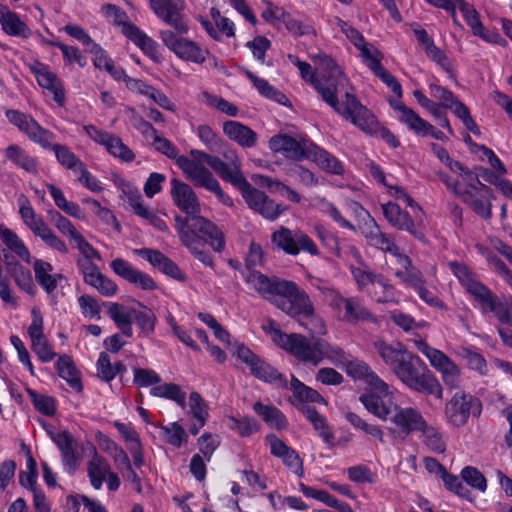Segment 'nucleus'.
Instances as JSON below:
<instances>
[{"label": "nucleus", "instance_id": "nucleus-61", "mask_svg": "<svg viewBox=\"0 0 512 512\" xmlns=\"http://www.w3.org/2000/svg\"><path fill=\"white\" fill-rule=\"evenodd\" d=\"M506 174L483 169L481 176L485 181L494 185L505 197L512 199V182L504 178Z\"/></svg>", "mask_w": 512, "mask_h": 512}, {"label": "nucleus", "instance_id": "nucleus-47", "mask_svg": "<svg viewBox=\"0 0 512 512\" xmlns=\"http://www.w3.org/2000/svg\"><path fill=\"white\" fill-rule=\"evenodd\" d=\"M6 266L9 274L14 279L17 286L28 294H34L35 284L29 269L25 268L19 262H11L6 259Z\"/></svg>", "mask_w": 512, "mask_h": 512}, {"label": "nucleus", "instance_id": "nucleus-35", "mask_svg": "<svg viewBox=\"0 0 512 512\" xmlns=\"http://www.w3.org/2000/svg\"><path fill=\"white\" fill-rule=\"evenodd\" d=\"M189 414L193 417L194 421L189 428L192 435H197L200 430L205 426L209 418V406L203 397L196 391L189 395L188 400Z\"/></svg>", "mask_w": 512, "mask_h": 512}, {"label": "nucleus", "instance_id": "nucleus-33", "mask_svg": "<svg viewBox=\"0 0 512 512\" xmlns=\"http://www.w3.org/2000/svg\"><path fill=\"white\" fill-rule=\"evenodd\" d=\"M223 133L242 148H252L258 141V135L241 122L229 120L223 123Z\"/></svg>", "mask_w": 512, "mask_h": 512}, {"label": "nucleus", "instance_id": "nucleus-50", "mask_svg": "<svg viewBox=\"0 0 512 512\" xmlns=\"http://www.w3.org/2000/svg\"><path fill=\"white\" fill-rule=\"evenodd\" d=\"M150 394L154 397L172 400L181 408H185L186 406V394L177 384L164 383L153 386L150 390Z\"/></svg>", "mask_w": 512, "mask_h": 512}, {"label": "nucleus", "instance_id": "nucleus-22", "mask_svg": "<svg viewBox=\"0 0 512 512\" xmlns=\"http://www.w3.org/2000/svg\"><path fill=\"white\" fill-rule=\"evenodd\" d=\"M84 130L95 143L105 147L107 152L113 157L127 163L132 162L135 159L134 152L119 136L106 132L93 125L85 126Z\"/></svg>", "mask_w": 512, "mask_h": 512}, {"label": "nucleus", "instance_id": "nucleus-27", "mask_svg": "<svg viewBox=\"0 0 512 512\" xmlns=\"http://www.w3.org/2000/svg\"><path fill=\"white\" fill-rule=\"evenodd\" d=\"M456 2L464 20L475 36L487 43L499 44L501 46L507 45V41L497 31L485 29L480 20L479 13L471 4L464 0H456Z\"/></svg>", "mask_w": 512, "mask_h": 512}, {"label": "nucleus", "instance_id": "nucleus-6", "mask_svg": "<svg viewBox=\"0 0 512 512\" xmlns=\"http://www.w3.org/2000/svg\"><path fill=\"white\" fill-rule=\"evenodd\" d=\"M358 265L350 264L349 271L356 284L357 290L364 293L372 301L377 303L397 304L398 292L390 281L383 275L375 273L363 262V259L355 248L352 249Z\"/></svg>", "mask_w": 512, "mask_h": 512}, {"label": "nucleus", "instance_id": "nucleus-55", "mask_svg": "<svg viewBox=\"0 0 512 512\" xmlns=\"http://www.w3.org/2000/svg\"><path fill=\"white\" fill-rule=\"evenodd\" d=\"M345 419L354 429L361 430L380 442H384V433L379 425L368 423L361 416L350 411L345 413Z\"/></svg>", "mask_w": 512, "mask_h": 512}, {"label": "nucleus", "instance_id": "nucleus-32", "mask_svg": "<svg viewBox=\"0 0 512 512\" xmlns=\"http://www.w3.org/2000/svg\"><path fill=\"white\" fill-rule=\"evenodd\" d=\"M382 210L386 220L393 227L407 231L419 240L424 239L423 233L416 227V224L409 213L403 211L398 204L388 202L382 205Z\"/></svg>", "mask_w": 512, "mask_h": 512}, {"label": "nucleus", "instance_id": "nucleus-60", "mask_svg": "<svg viewBox=\"0 0 512 512\" xmlns=\"http://www.w3.org/2000/svg\"><path fill=\"white\" fill-rule=\"evenodd\" d=\"M457 354L466 360L470 369L477 371L481 375L488 374L487 362L480 353L473 351L468 347H460Z\"/></svg>", "mask_w": 512, "mask_h": 512}, {"label": "nucleus", "instance_id": "nucleus-7", "mask_svg": "<svg viewBox=\"0 0 512 512\" xmlns=\"http://www.w3.org/2000/svg\"><path fill=\"white\" fill-rule=\"evenodd\" d=\"M339 115L362 132L380 137L392 148L400 145L398 138L388 128L381 126L376 116L350 92L345 93L344 108Z\"/></svg>", "mask_w": 512, "mask_h": 512}, {"label": "nucleus", "instance_id": "nucleus-23", "mask_svg": "<svg viewBox=\"0 0 512 512\" xmlns=\"http://www.w3.org/2000/svg\"><path fill=\"white\" fill-rule=\"evenodd\" d=\"M31 318V324L27 329L31 341V349L41 362H50L56 357V353L44 334L43 317L38 309L33 308Z\"/></svg>", "mask_w": 512, "mask_h": 512}, {"label": "nucleus", "instance_id": "nucleus-48", "mask_svg": "<svg viewBox=\"0 0 512 512\" xmlns=\"http://www.w3.org/2000/svg\"><path fill=\"white\" fill-rule=\"evenodd\" d=\"M446 166L455 174L459 176V179L456 180V182H460L464 186H468L470 188H476V185H480L481 189L489 192L490 188L481 183V181L478 179V177L471 172L468 168H466L462 163L459 161H454L450 158V160L447 162ZM452 181H455L451 176H449Z\"/></svg>", "mask_w": 512, "mask_h": 512}, {"label": "nucleus", "instance_id": "nucleus-43", "mask_svg": "<svg viewBox=\"0 0 512 512\" xmlns=\"http://www.w3.org/2000/svg\"><path fill=\"white\" fill-rule=\"evenodd\" d=\"M56 369L58 375L64 379L73 390L76 392H80L82 390L83 387L79 371L75 367L70 356L61 355L56 362Z\"/></svg>", "mask_w": 512, "mask_h": 512}, {"label": "nucleus", "instance_id": "nucleus-49", "mask_svg": "<svg viewBox=\"0 0 512 512\" xmlns=\"http://www.w3.org/2000/svg\"><path fill=\"white\" fill-rule=\"evenodd\" d=\"M291 390L293 393L294 399L299 404H305V403H325L324 398L320 395L318 391L315 389L306 386L304 383H302L299 379L292 376L291 379Z\"/></svg>", "mask_w": 512, "mask_h": 512}, {"label": "nucleus", "instance_id": "nucleus-56", "mask_svg": "<svg viewBox=\"0 0 512 512\" xmlns=\"http://www.w3.org/2000/svg\"><path fill=\"white\" fill-rule=\"evenodd\" d=\"M255 181L258 185L267 187L272 192H278L280 193V195L286 197L288 200L292 202L299 203L301 200L300 195L296 191L289 188L282 182L273 180L268 176L257 175L255 176Z\"/></svg>", "mask_w": 512, "mask_h": 512}, {"label": "nucleus", "instance_id": "nucleus-39", "mask_svg": "<svg viewBox=\"0 0 512 512\" xmlns=\"http://www.w3.org/2000/svg\"><path fill=\"white\" fill-rule=\"evenodd\" d=\"M363 234L370 246L383 252L391 251V249L395 251L394 239L383 233L379 225L372 217H369V220L365 222V229Z\"/></svg>", "mask_w": 512, "mask_h": 512}, {"label": "nucleus", "instance_id": "nucleus-46", "mask_svg": "<svg viewBox=\"0 0 512 512\" xmlns=\"http://www.w3.org/2000/svg\"><path fill=\"white\" fill-rule=\"evenodd\" d=\"M253 409L269 427L276 430H282L287 427L286 418L278 408L256 402L253 405Z\"/></svg>", "mask_w": 512, "mask_h": 512}, {"label": "nucleus", "instance_id": "nucleus-34", "mask_svg": "<svg viewBox=\"0 0 512 512\" xmlns=\"http://www.w3.org/2000/svg\"><path fill=\"white\" fill-rule=\"evenodd\" d=\"M0 25L9 36L27 39L32 35L31 29L20 16L5 5H0Z\"/></svg>", "mask_w": 512, "mask_h": 512}, {"label": "nucleus", "instance_id": "nucleus-8", "mask_svg": "<svg viewBox=\"0 0 512 512\" xmlns=\"http://www.w3.org/2000/svg\"><path fill=\"white\" fill-rule=\"evenodd\" d=\"M245 281L251 288L282 311L299 289L294 282L276 278L270 279L257 271H249L245 276Z\"/></svg>", "mask_w": 512, "mask_h": 512}, {"label": "nucleus", "instance_id": "nucleus-14", "mask_svg": "<svg viewBox=\"0 0 512 512\" xmlns=\"http://www.w3.org/2000/svg\"><path fill=\"white\" fill-rule=\"evenodd\" d=\"M382 385L375 384L369 387L359 396V401L370 414L382 421H388L397 404L389 385L383 380Z\"/></svg>", "mask_w": 512, "mask_h": 512}, {"label": "nucleus", "instance_id": "nucleus-26", "mask_svg": "<svg viewBox=\"0 0 512 512\" xmlns=\"http://www.w3.org/2000/svg\"><path fill=\"white\" fill-rule=\"evenodd\" d=\"M391 107L397 112L398 120L405 124L410 130L417 135H431L435 139L441 140L443 133L436 130L430 123L421 118L414 110L407 107L397 100H389Z\"/></svg>", "mask_w": 512, "mask_h": 512}, {"label": "nucleus", "instance_id": "nucleus-58", "mask_svg": "<svg viewBox=\"0 0 512 512\" xmlns=\"http://www.w3.org/2000/svg\"><path fill=\"white\" fill-rule=\"evenodd\" d=\"M161 435L166 443L176 448H180L188 439L185 429L177 422L161 427Z\"/></svg>", "mask_w": 512, "mask_h": 512}, {"label": "nucleus", "instance_id": "nucleus-11", "mask_svg": "<svg viewBox=\"0 0 512 512\" xmlns=\"http://www.w3.org/2000/svg\"><path fill=\"white\" fill-rule=\"evenodd\" d=\"M415 347L429 361L430 365L440 374L444 385L451 390L460 389L462 385L461 368L443 351L430 346L423 339L412 340Z\"/></svg>", "mask_w": 512, "mask_h": 512}, {"label": "nucleus", "instance_id": "nucleus-1", "mask_svg": "<svg viewBox=\"0 0 512 512\" xmlns=\"http://www.w3.org/2000/svg\"><path fill=\"white\" fill-rule=\"evenodd\" d=\"M374 347L385 364L407 387L437 399L443 398V387L439 380L421 358L407 351L403 344H388L379 340L374 342Z\"/></svg>", "mask_w": 512, "mask_h": 512}, {"label": "nucleus", "instance_id": "nucleus-12", "mask_svg": "<svg viewBox=\"0 0 512 512\" xmlns=\"http://www.w3.org/2000/svg\"><path fill=\"white\" fill-rule=\"evenodd\" d=\"M437 175L446 188L469 205L477 215L486 220L492 217L491 189L487 192L481 189L480 185H476V188L464 186L460 182L452 181L449 175L443 172H438Z\"/></svg>", "mask_w": 512, "mask_h": 512}, {"label": "nucleus", "instance_id": "nucleus-5", "mask_svg": "<svg viewBox=\"0 0 512 512\" xmlns=\"http://www.w3.org/2000/svg\"><path fill=\"white\" fill-rule=\"evenodd\" d=\"M449 267L461 285L473 297L475 308L483 314L492 312L500 322L509 324L511 317L506 304L497 301L494 293L477 279L474 272L458 262H450Z\"/></svg>", "mask_w": 512, "mask_h": 512}, {"label": "nucleus", "instance_id": "nucleus-57", "mask_svg": "<svg viewBox=\"0 0 512 512\" xmlns=\"http://www.w3.org/2000/svg\"><path fill=\"white\" fill-rule=\"evenodd\" d=\"M245 75L253 83V86L262 96L279 103L283 98H285V96L280 91L270 85L264 78L256 76L249 70H245Z\"/></svg>", "mask_w": 512, "mask_h": 512}, {"label": "nucleus", "instance_id": "nucleus-37", "mask_svg": "<svg viewBox=\"0 0 512 512\" xmlns=\"http://www.w3.org/2000/svg\"><path fill=\"white\" fill-rule=\"evenodd\" d=\"M305 418L313 425L314 430L327 445H333L335 434L333 428L329 425L325 416L320 414L315 408L303 406L301 408Z\"/></svg>", "mask_w": 512, "mask_h": 512}, {"label": "nucleus", "instance_id": "nucleus-17", "mask_svg": "<svg viewBox=\"0 0 512 512\" xmlns=\"http://www.w3.org/2000/svg\"><path fill=\"white\" fill-rule=\"evenodd\" d=\"M268 147L273 153L280 154L288 160L302 161L309 157L313 142L303 135L279 133L269 139Z\"/></svg>", "mask_w": 512, "mask_h": 512}, {"label": "nucleus", "instance_id": "nucleus-10", "mask_svg": "<svg viewBox=\"0 0 512 512\" xmlns=\"http://www.w3.org/2000/svg\"><path fill=\"white\" fill-rule=\"evenodd\" d=\"M283 312L309 331L312 335L311 338H308L309 340L315 338L314 335L324 336L327 334L325 320L316 314L314 305L305 291L298 289Z\"/></svg>", "mask_w": 512, "mask_h": 512}, {"label": "nucleus", "instance_id": "nucleus-40", "mask_svg": "<svg viewBox=\"0 0 512 512\" xmlns=\"http://www.w3.org/2000/svg\"><path fill=\"white\" fill-rule=\"evenodd\" d=\"M111 471L109 462L97 452L94 453L93 457L87 463L88 478L91 486L95 490L102 488L106 477Z\"/></svg>", "mask_w": 512, "mask_h": 512}, {"label": "nucleus", "instance_id": "nucleus-63", "mask_svg": "<svg viewBox=\"0 0 512 512\" xmlns=\"http://www.w3.org/2000/svg\"><path fill=\"white\" fill-rule=\"evenodd\" d=\"M228 427L241 437L251 436L259 430L257 421L250 417H244L241 419L230 417Z\"/></svg>", "mask_w": 512, "mask_h": 512}, {"label": "nucleus", "instance_id": "nucleus-53", "mask_svg": "<svg viewBox=\"0 0 512 512\" xmlns=\"http://www.w3.org/2000/svg\"><path fill=\"white\" fill-rule=\"evenodd\" d=\"M53 150L57 161L66 169L75 173L84 164L68 147L60 144H55L54 140L51 141V146L46 148Z\"/></svg>", "mask_w": 512, "mask_h": 512}, {"label": "nucleus", "instance_id": "nucleus-29", "mask_svg": "<svg viewBox=\"0 0 512 512\" xmlns=\"http://www.w3.org/2000/svg\"><path fill=\"white\" fill-rule=\"evenodd\" d=\"M110 268L117 276L143 290H155L157 288L156 282L150 275L135 268L130 262L123 258L112 260Z\"/></svg>", "mask_w": 512, "mask_h": 512}, {"label": "nucleus", "instance_id": "nucleus-41", "mask_svg": "<svg viewBox=\"0 0 512 512\" xmlns=\"http://www.w3.org/2000/svg\"><path fill=\"white\" fill-rule=\"evenodd\" d=\"M307 159L313 160L322 170L328 173L335 175H342L344 173L342 162L314 143L313 147L310 148L309 157Z\"/></svg>", "mask_w": 512, "mask_h": 512}, {"label": "nucleus", "instance_id": "nucleus-64", "mask_svg": "<svg viewBox=\"0 0 512 512\" xmlns=\"http://www.w3.org/2000/svg\"><path fill=\"white\" fill-rule=\"evenodd\" d=\"M394 275L401 281V283L412 288L414 291L421 285L426 284V279L423 273L415 266L407 270H397Z\"/></svg>", "mask_w": 512, "mask_h": 512}, {"label": "nucleus", "instance_id": "nucleus-25", "mask_svg": "<svg viewBox=\"0 0 512 512\" xmlns=\"http://www.w3.org/2000/svg\"><path fill=\"white\" fill-rule=\"evenodd\" d=\"M394 426L393 432L399 437L405 438L415 431L425 427L426 420L422 413L414 407L396 406L388 419Z\"/></svg>", "mask_w": 512, "mask_h": 512}, {"label": "nucleus", "instance_id": "nucleus-21", "mask_svg": "<svg viewBox=\"0 0 512 512\" xmlns=\"http://www.w3.org/2000/svg\"><path fill=\"white\" fill-rule=\"evenodd\" d=\"M198 153H205L202 150H191L192 158L181 156L177 161V166L182 170L186 178L194 183L195 186L207 188L216 178L212 172L205 166L206 160Z\"/></svg>", "mask_w": 512, "mask_h": 512}, {"label": "nucleus", "instance_id": "nucleus-59", "mask_svg": "<svg viewBox=\"0 0 512 512\" xmlns=\"http://www.w3.org/2000/svg\"><path fill=\"white\" fill-rule=\"evenodd\" d=\"M85 283L105 297H112L118 292V285L115 283V281L108 278L101 272L94 275Z\"/></svg>", "mask_w": 512, "mask_h": 512}, {"label": "nucleus", "instance_id": "nucleus-62", "mask_svg": "<svg viewBox=\"0 0 512 512\" xmlns=\"http://www.w3.org/2000/svg\"><path fill=\"white\" fill-rule=\"evenodd\" d=\"M282 22L285 24L286 29L295 37L315 34L314 27L311 24L305 23L289 13L282 12Z\"/></svg>", "mask_w": 512, "mask_h": 512}, {"label": "nucleus", "instance_id": "nucleus-19", "mask_svg": "<svg viewBox=\"0 0 512 512\" xmlns=\"http://www.w3.org/2000/svg\"><path fill=\"white\" fill-rule=\"evenodd\" d=\"M5 115L8 121L24 133L30 141L42 148L50 147L51 141L55 140V135L40 126L32 116L15 109H8Z\"/></svg>", "mask_w": 512, "mask_h": 512}, {"label": "nucleus", "instance_id": "nucleus-42", "mask_svg": "<svg viewBox=\"0 0 512 512\" xmlns=\"http://www.w3.org/2000/svg\"><path fill=\"white\" fill-rule=\"evenodd\" d=\"M19 214L23 223L36 235L47 225L43 218L36 213L31 202L25 195L18 197Z\"/></svg>", "mask_w": 512, "mask_h": 512}, {"label": "nucleus", "instance_id": "nucleus-36", "mask_svg": "<svg viewBox=\"0 0 512 512\" xmlns=\"http://www.w3.org/2000/svg\"><path fill=\"white\" fill-rule=\"evenodd\" d=\"M33 270L35 273V278L38 284L42 287V289L48 293H53L59 282L63 279V275L59 273H53V266L42 259H37L34 261Z\"/></svg>", "mask_w": 512, "mask_h": 512}, {"label": "nucleus", "instance_id": "nucleus-4", "mask_svg": "<svg viewBox=\"0 0 512 512\" xmlns=\"http://www.w3.org/2000/svg\"><path fill=\"white\" fill-rule=\"evenodd\" d=\"M316 65V73L312 72V67L307 62H302L298 67L301 78L309 82L322 96V99L336 113H340L344 108V102L338 101V91L344 88L348 82L339 65L330 56L324 53H318L312 56Z\"/></svg>", "mask_w": 512, "mask_h": 512}, {"label": "nucleus", "instance_id": "nucleus-15", "mask_svg": "<svg viewBox=\"0 0 512 512\" xmlns=\"http://www.w3.org/2000/svg\"><path fill=\"white\" fill-rule=\"evenodd\" d=\"M183 35L184 34L175 33L169 29H164L159 32V37L163 44L178 58L197 64L204 63L209 54L208 50Z\"/></svg>", "mask_w": 512, "mask_h": 512}, {"label": "nucleus", "instance_id": "nucleus-38", "mask_svg": "<svg viewBox=\"0 0 512 512\" xmlns=\"http://www.w3.org/2000/svg\"><path fill=\"white\" fill-rule=\"evenodd\" d=\"M124 35L137 45L147 56L155 62L160 60L159 46L146 33L141 31L137 26H129L124 30Z\"/></svg>", "mask_w": 512, "mask_h": 512}, {"label": "nucleus", "instance_id": "nucleus-30", "mask_svg": "<svg viewBox=\"0 0 512 512\" xmlns=\"http://www.w3.org/2000/svg\"><path fill=\"white\" fill-rule=\"evenodd\" d=\"M30 69L38 84L52 94L54 101L59 106H63L65 103V91L63 83L57 75L47 65L38 61L34 62Z\"/></svg>", "mask_w": 512, "mask_h": 512}, {"label": "nucleus", "instance_id": "nucleus-28", "mask_svg": "<svg viewBox=\"0 0 512 512\" xmlns=\"http://www.w3.org/2000/svg\"><path fill=\"white\" fill-rule=\"evenodd\" d=\"M192 231L198 239L209 244L216 252H222L225 248V235L223 231L210 220L203 216H191Z\"/></svg>", "mask_w": 512, "mask_h": 512}, {"label": "nucleus", "instance_id": "nucleus-52", "mask_svg": "<svg viewBox=\"0 0 512 512\" xmlns=\"http://www.w3.org/2000/svg\"><path fill=\"white\" fill-rule=\"evenodd\" d=\"M46 187L53 198L55 205L59 209L76 219H81L83 217L80 206L77 203L68 201L61 189L53 184H47Z\"/></svg>", "mask_w": 512, "mask_h": 512}, {"label": "nucleus", "instance_id": "nucleus-16", "mask_svg": "<svg viewBox=\"0 0 512 512\" xmlns=\"http://www.w3.org/2000/svg\"><path fill=\"white\" fill-rule=\"evenodd\" d=\"M233 355L245 363L249 367L251 374L257 379L279 387L287 386V379L284 375L244 344H237Z\"/></svg>", "mask_w": 512, "mask_h": 512}, {"label": "nucleus", "instance_id": "nucleus-2", "mask_svg": "<svg viewBox=\"0 0 512 512\" xmlns=\"http://www.w3.org/2000/svg\"><path fill=\"white\" fill-rule=\"evenodd\" d=\"M206 160V163L214 172L224 181L231 183L238 188L245 199L247 205L268 220L277 219L284 211V208L276 204L268 196L254 188L244 177L241 170V160L236 152L231 151L226 154V161L221 158L208 154L198 153Z\"/></svg>", "mask_w": 512, "mask_h": 512}, {"label": "nucleus", "instance_id": "nucleus-31", "mask_svg": "<svg viewBox=\"0 0 512 512\" xmlns=\"http://www.w3.org/2000/svg\"><path fill=\"white\" fill-rule=\"evenodd\" d=\"M170 184L174 204L187 215H198L200 203L193 189L176 178L171 179Z\"/></svg>", "mask_w": 512, "mask_h": 512}, {"label": "nucleus", "instance_id": "nucleus-18", "mask_svg": "<svg viewBox=\"0 0 512 512\" xmlns=\"http://www.w3.org/2000/svg\"><path fill=\"white\" fill-rule=\"evenodd\" d=\"M271 241L279 250L288 255L296 256L302 251L313 256L319 254V249L314 241L300 230L292 231L281 226L272 233Z\"/></svg>", "mask_w": 512, "mask_h": 512}, {"label": "nucleus", "instance_id": "nucleus-54", "mask_svg": "<svg viewBox=\"0 0 512 512\" xmlns=\"http://www.w3.org/2000/svg\"><path fill=\"white\" fill-rule=\"evenodd\" d=\"M419 432L422 433V442L430 451L440 454L446 450V442L437 428L426 422L425 427H422Z\"/></svg>", "mask_w": 512, "mask_h": 512}, {"label": "nucleus", "instance_id": "nucleus-20", "mask_svg": "<svg viewBox=\"0 0 512 512\" xmlns=\"http://www.w3.org/2000/svg\"><path fill=\"white\" fill-rule=\"evenodd\" d=\"M149 4L155 15L171 26L175 33H188L189 26L183 15L186 8L184 0H150Z\"/></svg>", "mask_w": 512, "mask_h": 512}, {"label": "nucleus", "instance_id": "nucleus-24", "mask_svg": "<svg viewBox=\"0 0 512 512\" xmlns=\"http://www.w3.org/2000/svg\"><path fill=\"white\" fill-rule=\"evenodd\" d=\"M328 345L332 348L340 350L342 353V356L340 357L341 359L339 362H333L328 356L323 355L319 361V365L323 362L324 359H326L332 365L337 367H346L348 375L355 379L363 380L368 385V387H372L375 384L383 386L382 379L365 362L360 360H350L349 355L341 347L333 345L329 342Z\"/></svg>", "mask_w": 512, "mask_h": 512}, {"label": "nucleus", "instance_id": "nucleus-44", "mask_svg": "<svg viewBox=\"0 0 512 512\" xmlns=\"http://www.w3.org/2000/svg\"><path fill=\"white\" fill-rule=\"evenodd\" d=\"M5 155L8 160L13 162L17 167L31 174H37V160L30 156L23 148L12 144L5 149Z\"/></svg>", "mask_w": 512, "mask_h": 512}, {"label": "nucleus", "instance_id": "nucleus-51", "mask_svg": "<svg viewBox=\"0 0 512 512\" xmlns=\"http://www.w3.org/2000/svg\"><path fill=\"white\" fill-rule=\"evenodd\" d=\"M116 185L121 189V191L126 195L130 206L132 207L135 214L142 217L147 213L149 210L148 207H146L143 204L142 196L139 192V190L131 185L129 182L122 178H118L115 181Z\"/></svg>", "mask_w": 512, "mask_h": 512}, {"label": "nucleus", "instance_id": "nucleus-45", "mask_svg": "<svg viewBox=\"0 0 512 512\" xmlns=\"http://www.w3.org/2000/svg\"><path fill=\"white\" fill-rule=\"evenodd\" d=\"M0 239L19 258L26 263L31 262V254L23 240L11 229L0 224Z\"/></svg>", "mask_w": 512, "mask_h": 512}, {"label": "nucleus", "instance_id": "nucleus-13", "mask_svg": "<svg viewBox=\"0 0 512 512\" xmlns=\"http://www.w3.org/2000/svg\"><path fill=\"white\" fill-rule=\"evenodd\" d=\"M482 412L480 400L463 390L457 391L445 404L446 422L456 428L465 426L470 417H479Z\"/></svg>", "mask_w": 512, "mask_h": 512}, {"label": "nucleus", "instance_id": "nucleus-3", "mask_svg": "<svg viewBox=\"0 0 512 512\" xmlns=\"http://www.w3.org/2000/svg\"><path fill=\"white\" fill-rule=\"evenodd\" d=\"M263 331L271 336L272 341L295 357L297 360L318 366L323 355H326L333 362H339L342 353L340 350L328 345V341L322 338L308 339L305 335L298 333L287 334L282 332L274 320L267 319L262 324Z\"/></svg>", "mask_w": 512, "mask_h": 512}, {"label": "nucleus", "instance_id": "nucleus-9", "mask_svg": "<svg viewBox=\"0 0 512 512\" xmlns=\"http://www.w3.org/2000/svg\"><path fill=\"white\" fill-rule=\"evenodd\" d=\"M328 306L339 321L356 324L360 321L375 322V316L356 297H344L340 291L333 288H321Z\"/></svg>", "mask_w": 512, "mask_h": 512}]
</instances>
